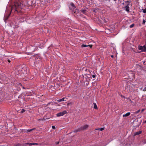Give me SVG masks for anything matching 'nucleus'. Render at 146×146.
Instances as JSON below:
<instances>
[{"label":"nucleus","mask_w":146,"mask_h":146,"mask_svg":"<svg viewBox=\"0 0 146 146\" xmlns=\"http://www.w3.org/2000/svg\"><path fill=\"white\" fill-rule=\"evenodd\" d=\"M140 110H138L137 111H136L135 112H134V113L135 114H137V113H139V112H140Z\"/></svg>","instance_id":"16"},{"label":"nucleus","mask_w":146,"mask_h":146,"mask_svg":"<svg viewBox=\"0 0 146 146\" xmlns=\"http://www.w3.org/2000/svg\"><path fill=\"white\" fill-rule=\"evenodd\" d=\"M69 103H68V105H69Z\"/></svg>","instance_id":"33"},{"label":"nucleus","mask_w":146,"mask_h":146,"mask_svg":"<svg viewBox=\"0 0 146 146\" xmlns=\"http://www.w3.org/2000/svg\"><path fill=\"white\" fill-rule=\"evenodd\" d=\"M88 127L89 126L88 125H86L80 127L78 128V129L75 130L74 131V132H77L81 130H86L88 128Z\"/></svg>","instance_id":"1"},{"label":"nucleus","mask_w":146,"mask_h":146,"mask_svg":"<svg viewBox=\"0 0 146 146\" xmlns=\"http://www.w3.org/2000/svg\"><path fill=\"white\" fill-rule=\"evenodd\" d=\"M125 10L126 11H127V12H129V7L128 5H127V6H126L125 7Z\"/></svg>","instance_id":"10"},{"label":"nucleus","mask_w":146,"mask_h":146,"mask_svg":"<svg viewBox=\"0 0 146 146\" xmlns=\"http://www.w3.org/2000/svg\"><path fill=\"white\" fill-rule=\"evenodd\" d=\"M143 90L144 91H146V87H145V88H144Z\"/></svg>","instance_id":"25"},{"label":"nucleus","mask_w":146,"mask_h":146,"mask_svg":"<svg viewBox=\"0 0 146 146\" xmlns=\"http://www.w3.org/2000/svg\"><path fill=\"white\" fill-rule=\"evenodd\" d=\"M96 74H94L92 75V77L93 78H94L96 76Z\"/></svg>","instance_id":"22"},{"label":"nucleus","mask_w":146,"mask_h":146,"mask_svg":"<svg viewBox=\"0 0 146 146\" xmlns=\"http://www.w3.org/2000/svg\"><path fill=\"white\" fill-rule=\"evenodd\" d=\"M145 123H146V120L145 121Z\"/></svg>","instance_id":"32"},{"label":"nucleus","mask_w":146,"mask_h":146,"mask_svg":"<svg viewBox=\"0 0 146 146\" xmlns=\"http://www.w3.org/2000/svg\"><path fill=\"white\" fill-rule=\"evenodd\" d=\"M25 111V110L24 109H23L21 111V113H23Z\"/></svg>","instance_id":"20"},{"label":"nucleus","mask_w":146,"mask_h":146,"mask_svg":"<svg viewBox=\"0 0 146 146\" xmlns=\"http://www.w3.org/2000/svg\"><path fill=\"white\" fill-rule=\"evenodd\" d=\"M111 57L112 58H113V55H111Z\"/></svg>","instance_id":"29"},{"label":"nucleus","mask_w":146,"mask_h":146,"mask_svg":"<svg viewBox=\"0 0 146 146\" xmlns=\"http://www.w3.org/2000/svg\"><path fill=\"white\" fill-rule=\"evenodd\" d=\"M130 112H127V113H126L125 114H123V117H127V116H129L130 115Z\"/></svg>","instance_id":"7"},{"label":"nucleus","mask_w":146,"mask_h":146,"mask_svg":"<svg viewBox=\"0 0 146 146\" xmlns=\"http://www.w3.org/2000/svg\"><path fill=\"white\" fill-rule=\"evenodd\" d=\"M81 12L83 13H85V10H81Z\"/></svg>","instance_id":"18"},{"label":"nucleus","mask_w":146,"mask_h":146,"mask_svg":"<svg viewBox=\"0 0 146 146\" xmlns=\"http://www.w3.org/2000/svg\"><path fill=\"white\" fill-rule=\"evenodd\" d=\"M94 105V108L95 109H97V106L95 103H94L93 104Z\"/></svg>","instance_id":"12"},{"label":"nucleus","mask_w":146,"mask_h":146,"mask_svg":"<svg viewBox=\"0 0 146 146\" xmlns=\"http://www.w3.org/2000/svg\"><path fill=\"white\" fill-rule=\"evenodd\" d=\"M143 143H146V139H145L143 141Z\"/></svg>","instance_id":"19"},{"label":"nucleus","mask_w":146,"mask_h":146,"mask_svg":"<svg viewBox=\"0 0 146 146\" xmlns=\"http://www.w3.org/2000/svg\"><path fill=\"white\" fill-rule=\"evenodd\" d=\"M145 110V109H142L141 110V112H143V111H144Z\"/></svg>","instance_id":"27"},{"label":"nucleus","mask_w":146,"mask_h":146,"mask_svg":"<svg viewBox=\"0 0 146 146\" xmlns=\"http://www.w3.org/2000/svg\"><path fill=\"white\" fill-rule=\"evenodd\" d=\"M134 26V25L133 24H131L130 26V28L133 27Z\"/></svg>","instance_id":"21"},{"label":"nucleus","mask_w":146,"mask_h":146,"mask_svg":"<svg viewBox=\"0 0 146 146\" xmlns=\"http://www.w3.org/2000/svg\"><path fill=\"white\" fill-rule=\"evenodd\" d=\"M146 22V20L145 19H143V23H142V24L144 25V24H145V23Z\"/></svg>","instance_id":"17"},{"label":"nucleus","mask_w":146,"mask_h":146,"mask_svg":"<svg viewBox=\"0 0 146 146\" xmlns=\"http://www.w3.org/2000/svg\"><path fill=\"white\" fill-rule=\"evenodd\" d=\"M15 6L16 7V11H17L18 7V8H20L21 7V5H20V3H17L15 4Z\"/></svg>","instance_id":"4"},{"label":"nucleus","mask_w":146,"mask_h":146,"mask_svg":"<svg viewBox=\"0 0 146 146\" xmlns=\"http://www.w3.org/2000/svg\"><path fill=\"white\" fill-rule=\"evenodd\" d=\"M7 18V16L6 15H5V16H4V19H6Z\"/></svg>","instance_id":"26"},{"label":"nucleus","mask_w":146,"mask_h":146,"mask_svg":"<svg viewBox=\"0 0 146 146\" xmlns=\"http://www.w3.org/2000/svg\"><path fill=\"white\" fill-rule=\"evenodd\" d=\"M9 16V15H8V17L7 16V18H6V19H7V18Z\"/></svg>","instance_id":"30"},{"label":"nucleus","mask_w":146,"mask_h":146,"mask_svg":"<svg viewBox=\"0 0 146 146\" xmlns=\"http://www.w3.org/2000/svg\"><path fill=\"white\" fill-rule=\"evenodd\" d=\"M142 12L144 13H146V7L144 9H142Z\"/></svg>","instance_id":"14"},{"label":"nucleus","mask_w":146,"mask_h":146,"mask_svg":"<svg viewBox=\"0 0 146 146\" xmlns=\"http://www.w3.org/2000/svg\"><path fill=\"white\" fill-rule=\"evenodd\" d=\"M65 98H62L60 99H59L58 100H57V101L59 102H62V101H64V99Z\"/></svg>","instance_id":"9"},{"label":"nucleus","mask_w":146,"mask_h":146,"mask_svg":"<svg viewBox=\"0 0 146 146\" xmlns=\"http://www.w3.org/2000/svg\"><path fill=\"white\" fill-rule=\"evenodd\" d=\"M9 16V15H8V17L7 16V18H6V19H7V18Z\"/></svg>","instance_id":"31"},{"label":"nucleus","mask_w":146,"mask_h":146,"mask_svg":"<svg viewBox=\"0 0 146 146\" xmlns=\"http://www.w3.org/2000/svg\"><path fill=\"white\" fill-rule=\"evenodd\" d=\"M67 113V112L65 110L61 112H60L57 113L56 114V115L58 117L62 116L63 115H64L66 113Z\"/></svg>","instance_id":"3"},{"label":"nucleus","mask_w":146,"mask_h":146,"mask_svg":"<svg viewBox=\"0 0 146 146\" xmlns=\"http://www.w3.org/2000/svg\"><path fill=\"white\" fill-rule=\"evenodd\" d=\"M35 129V128H33V129H28L27 130V132H31V131H32V130Z\"/></svg>","instance_id":"15"},{"label":"nucleus","mask_w":146,"mask_h":146,"mask_svg":"<svg viewBox=\"0 0 146 146\" xmlns=\"http://www.w3.org/2000/svg\"><path fill=\"white\" fill-rule=\"evenodd\" d=\"M92 44L90 45H86V44H82L81 45V47H89L90 48H91L92 47Z\"/></svg>","instance_id":"6"},{"label":"nucleus","mask_w":146,"mask_h":146,"mask_svg":"<svg viewBox=\"0 0 146 146\" xmlns=\"http://www.w3.org/2000/svg\"><path fill=\"white\" fill-rule=\"evenodd\" d=\"M52 128L53 129H55V126H52Z\"/></svg>","instance_id":"24"},{"label":"nucleus","mask_w":146,"mask_h":146,"mask_svg":"<svg viewBox=\"0 0 146 146\" xmlns=\"http://www.w3.org/2000/svg\"><path fill=\"white\" fill-rule=\"evenodd\" d=\"M27 144H29V145H33L37 144L36 143H27Z\"/></svg>","instance_id":"13"},{"label":"nucleus","mask_w":146,"mask_h":146,"mask_svg":"<svg viewBox=\"0 0 146 146\" xmlns=\"http://www.w3.org/2000/svg\"><path fill=\"white\" fill-rule=\"evenodd\" d=\"M77 12H78V10H76V11H75V12H74V13H76L77 14Z\"/></svg>","instance_id":"23"},{"label":"nucleus","mask_w":146,"mask_h":146,"mask_svg":"<svg viewBox=\"0 0 146 146\" xmlns=\"http://www.w3.org/2000/svg\"><path fill=\"white\" fill-rule=\"evenodd\" d=\"M70 8H71V9L74 11V9L75 8L74 4L72 3L70 4V6L69 7Z\"/></svg>","instance_id":"5"},{"label":"nucleus","mask_w":146,"mask_h":146,"mask_svg":"<svg viewBox=\"0 0 146 146\" xmlns=\"http://www.w3.org/2000/svg\"><path fill=\"white\" fill-rule=\"evenodd\" d=\"M104 128H98L96 129V130H99L100 131H102L104 129Z\"/></svg>","instance_id":"11"},{"label":"nucleus","mask_w":146,"mask_h":146,"mask_svg":"<svg viewBox=\"0 0 146 146\" xmlns=\"http://www.w3.org/2000/svg\"><path fill=\"white\" fill-rule=\"evenodd\" d=\"M138 48L141 51L145 52L146 50V46L145 45L143 46H138Z\"/></svg>","instance_id":"2"},{"label":"nucleus","mask_w":146,"mask_h":146,"mask_svg":"<svg viewBox=\"0 0 146 146\" xmlns=\"http://www.w3.org/2000/svg\"><path fill=\"white\" fill-rule=\"evenodd\" d=\"M141 132H142L141 131H139L135 132L134 133V135H139V134H141Z\"/></svg>","instance_id":"8"},{"label":"nucleus","mask_w":146,"mask_h":146,"mask_svg":"<svg viewBox=\"0 0 146 146\" xmlns=\"http://www.w3.org/2000/svg\"><path fill=\"white\" fill-rule=\"evenodd\" d=\"M8 60L9 62H10V61L9 60Z\"/></svg>","instance_id":"28"}]
</instances>
